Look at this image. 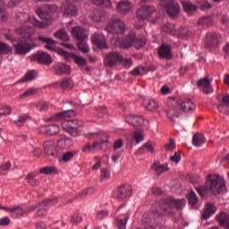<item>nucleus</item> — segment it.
<instances>
[{"label": "nucleus", "instance_id": "1", "mask_svg": "<svg viewBox=\"0 0 229 229\" xmlns=\"http://www.w3.org/2000/svg\"><path fill=\"white\" fill-rule=\"evenodd\" d=\"M187 200L174 197H165L157 202L154 209L143 215L142 223L145 228L162 229L160 219L165 216L171 217L176 214V210H182Z\"/></svg>", "mask_w": 229, "mask_h": 229}, {"label": "nucleus", "instance_id": "2", "mask_svg": "<svg viewBox=\"0 0 229 229\" xmlns=\"http://www.w3.org/2000/svg\"><path fill=\"white\" fill-rule=\"evenodd\" d=\"M198 194L205 198L210 191L213 194L217 195L226 191L225 179L217 174H209L207 178L206 185L195 188Z\"/></svg>", "mask_w": 229, "mask_h": 229}, {"label": "nucleus", "instance_id": "3", "mask_svg": "<svg viewBox=\"0 0 229 229\" xmlns=\"http://www.w3.org/2000/svg\"><path fill=\"white\" fill-rule=\"evenodd\" d=\"M14 19L19 22V24H32L36 28H39V30L47 28V23L42 22L26 13L16 12Z\"/></svg>", "mask_w": 229, "mask_h": 229}, {"label": "nucleus", "instance_id": "4", "mask_svg": "<svg viewBox=\"0 0 229 229\" xmlns=\"http://www.w3.org/2000/svg\"><path fill=\"white\" fill-rule=\"evenodd\" d=\"M16 35H20L21 40H24L25 42H29L30 44H35L37 42V38L35 35L37 34V30L35 28L30 26H21L18 27L15 30Z\"/></svg>", "mask_w": 229, "mask_h": 229}, {"label": "nucleus", "instance_id": "5", "mask_svg": "<svg viewBox=\"0 0 229 229\" xmlns=\"http://www.w3.org/2000/svg\"><path fill=\"white\" fill-rule=\"evenodd\" d=\"M125 30L126 24L120 19H113L106 26V31L114 33V35H123Z\"/></svg>", "mask_w": 229, "mask_h": 229}, {"label": "nucleus", "instance_id": "6", "mask_svg": "<svg viewBox=\"0 0 229 229\" xmlns=\"http://www.w3.org/2000/svg\"><path fill=\"white\" fill-rule=\"evenodd\" d=\"M29 60L30 62L40 64L41 65H51V64H53V58H51V55L47 54V52H44L42 50L30 55Z\"/></svg>", "mask_w": 229, "mask_h": 229}, {"label": "nucleus", "instance_id": "7", "mask_svg": "<svg viewBox=\"0 0 229 229\" xmlns=\"http://www.w3.org/2000/svg\"><path fill=\"white\" fill-rule=\"evenodd\" d=\"M157 12V9L153 5H142L136 11V18L140 22L142 21H149L151 15Z\"/></svg>", "mask_w": 229, "mask_h": 229}, {"label": "nucleus", "instance_id": "8", "mask_svg": "<svg viewBox=\"0 0 229 229\" xmlns=\"http://www.w3.org/2000/svg\"><path fill=\"white\" fill-rule=\"evenodd\" d=\"M121 62H123V54L119 52L108 53L104 58V65L106 67H116Z\"/></svg>", "mask_w": 229, "mask_h": 229}, {"label": "nucleus", "instance_id": "9", "mask_svg": "<svg viewBox=\"0 0 229 229\" xmlns=\"http://www.w3.org/2000/svg\"><path fill=\"white\" fill-rule=\"evenodd\" d=\"M165 9L171 19H178L180 15V4L176 0H166Z\"/></svg>", "mask_w": 229, "mask_h": 229}, {"label": "nucleus", "instance_id": "10", "mask_svg": "<svg viewBox=\"0 0 229 229\" xmlns=\"http://www.w3.org/2000/svg\"><path fill=\"white\" fill-rule=\"evenodd\" d=\"M43 148L45 154L47 155V157H54V158H58V156L62 155L58 148H56V144H55V141L53 140L45 141L43 143Z\"/></svg>", "mask_w": 229, "mask_h": 229}, {"label": "nucleus", "instance_id": "11", "mask_svg": "<svg viewBox=\"0 0 229 229\" xmlns=\"http://www.w3.org/2000/svg\"><path fill=\"white\" fill-rule=\"evenodd\" d=\"M157 55L160 60H173V47L170 45L162 44L157 49Z\"/></svg>", "mask_w": 229, "mask_h": 229}, {"label": "nucleus", "instance_id": "12", "mask_svg": "<svg viewBox=\"0 0 229 229\" xmlns=\"http://www.w3.org/2000/svg\"><path fill=\"white\" fill-rule=\"evenodd\" d=\"M31 45L33 43L19 39V42L13 45L16 55H28L31 51Z\"/></svg>", "mask_w": 229, "mask_h": 229}, {"label": "nucleus", "instance_id": "13", "mask_svg": "<svg viewBox=\"0 0 229 229\" xmlns=\"http://www.w3.org/2000/svg\"><path fill=\"white\" fill-rule=\"evenodd\" d=\"M52 70L55 76H64L65 74H71V66L64 63H56L52 66Z\"/></svg>", "mask_w": 229, "mask_h": 229}, {"label": "nucleus", "instance_id": "14", "mask_svg": "<svg viewBox=\"0 0 229 229\" xmlns=\"http://www.w3.org/2000/svg\"><path fill=\"white\" fill-rule=\"evenodd\" d=\"M197 87L198 89H201L204 94H212V92H214V89H212L208 76L199 79L197 81Z\"/></svg>", "mask_w": 229, "mask_h": 229}, {"label": "nucleus", "instance_id": "15", "mask_svg": "<svg viewBox=\"0 0 229 229\" xmlns=\"http://www.w3.org/2000/svg\"><path fill=\"white\" fill-rule=\"evenodd\" d=\"M156 70L157 66L154 64H150L147 68L144 66H137L130 72V74L131 76H144V74H148V72H155Z\"/></svg>", "mask_w": 229, "mask_h": 229}, {"label": "nucleus", "instance_id": "16", "mask_svg": "<svg viewBox=\"0 0 229 229\" xmlns=\"http://www.w3.org/2000/svg\"><path fill=\"white\" fill-rule=\"evenodd\" d=\"M125 122L135 128H142L146 120L142 116L129 114L125 117Z\"/></svg>", "mask_w": 229, "mask_h": 229}, {"label": "nucleus", "instance_id": "17", "mask_svg": "<svg viewBox=\"0 0 229 229\" xmlns=\"http://www.w3.org/2000/svg\"><path fill=\"white\" fill-rule=\"evenodd\" d=\"M91 42L94 46H97L98 49H107L108 46L106 45V39L105 35L99 33H94L91 37Z\"/></svg>", "mask_w": 229, "mask_h": 229}, {"label": "nucleus", "instance_id": "18", "mask_svg": "<svg viewBox=\"0 0 229 229\" xmlns=\"http://www.w3.org/2000/svg\"><path fill=\"white\" fill-rule=\"evenodd\" d=\"M61 12L64 17H76L78 15V7L73 4H64L61 6Z\"/></svg>", "mask_w": 229, "mask_h": 229}, {"label": "nucleus", "instance_id": "19", "mask_svg": "<svg viewBox=\"0 0 229 229\" xmlns=\"http://www.w3.org/2000/svg\"><path fill=\"white\" fill-rule=\"evenodd\" d=\"M131 194H133V189L131 186L123 184L117 189L116 197L118 199H125V198H130Z\"/></svg>", "mask_w": 229, "mask_h": 229}, {"label": "nucleus", "instance_id": "20", "mask_svg": "<svg viewBox=\"0 0 229 229\" xmlns=\"http://www.w3.org/2000/svg\"><path fill=\"white\" fill-rule=\"evenodd\" d=\"M219 46V38L217 33L209 32L207 34L205 47L208 49L212 47H217Z\"/></svg>", "mask_w": 229, "mask_h": 229}, {"label": "nucleus", "instance_id": "21", "mask_svg": "<svg viewBox=\"0 0 229 229\" xmlns=\"http://www.w3.org/2000/svg\"><path fill=\"white\" fill-rule=\"evenodd\" d=\"M38 133L41 135H56L60 133V126L56 124L41 126L38 130Z\"/></svg>", "mask_w": 229, "mask_h": 229}, {"label": "nucleus", "instance_id": "22", "mask_svg": "<svg viewBox=\"0 0 229 229\" xmlns=\"http://www.w3.org/2000/svg\"><path fill=\"white\" fill-rule=\"evenodd\" d=\"M72 36L75 40H85L89 36L87 35V31L85 28L81 26L73 27L72 29Z\"/></svg>", "mask_w": 229, "mask_h": 229}, {"label": "nucleus", "instance_id": "23", "mask_svg": "<svg viewBox=\"0 0 229 229\" xmlns=\"http://www.w3.org/2000/svg\"><path fill=\"white\" fill-rule=\"evenodd\" d=\"M116 10L118 13L126 15V13H130L131 11V3H130L128 0H123L117 4Z\"/></svg>", "mask_w": 229, "mask_h": 229}, {"label": "nucleus", "instance_id": "24", "mask_svg": "<svg viewBox=\"0 0 229 229\" xmlns=\"http://www.w3.org/2000/svg\"><path fill=\"white\" fill-rule=\"evenodd\" d=\"M216 221L222 228L229 229V215L226 212H220L216 216Z\"/></svg>", "mask_w": 229, "mask_h": 229}, {"label": "nucleus", "instance_id": "25", "mask_svg": "<svg viewBox=\"0 0 229 229\" xmlns=\"http://www.w3.org/2000/svg\"><path fill=\"white\" fill-rule=\"evenodd\" d=\"M217 212V208H216V205L214 203H208L206 204V207L204 208V212L202 213V219H210L211 216H214Z\"/></svg>", "mask_w": 229, "mask_h": 229}, {"label": "nucleus", "instance_id": "26", "mask_svg": "<svg viewBox=\"0 0 229 229\" xmlns=\"http://www.w3.org/2000/svg\"><path fill=\"white\" fill-rule=\"evenodd\" d=\"M134 38H135L134 33H130L129 35L122 38V40L120 41L121 49H130V47L133 46Z\"/></svg>", "mask_w": 229, "mask_h": 229}, {"label": "nucleus", "instance_id": "27", "mask_svg": "<svg viewBox=\"0 0 229 229\" xmlns=\"http://www.w3.org/2000/svg\"><path fill=\"white\" fill-rule=\"evenodd\" d=\"M39 42H43V44H47L45 46V49H48V51H55V47L56 45V41L51 38H46L43 36H39L38 38Z\"/></svg>", "mask_w": 229, "mask_h": 229}, {"label": "nucleus", "instance_id": "28", "mask_svg": "<svg viewBox=\"0 0 229 229\" xmlns=\"http://www.w3.org/2000/svg\"><path fill=\"white\" fill-rule=\"evenodd\" d=\"M162 31L168 33V35H174V37L180 35V30H176V26L170 22L165 23L162 26Z\"/></svg>", "mask_w": 229, "mask_h": 229}, {"label": "nucleus", "instance_id": "29", "mask_svg": "<svg viewBox=\"0 0 229 229\" xmlns=\"http://www.w3.org/2000/svg\"><path fill=\"white\" fill-rule=\"evenodd\" d=\"M76 113L74 110H66L55 114V121H61V119H71V117H75Z\"/></svg>", "mask_w": 229, "mask_h": 229}, {"label": "nucleus", "instance_id": "30", "mask_svg": "<svg viewBox=\"0 0 229 229\" xmlns=\"http://www.w3.org/2000/svg\"><path fill=\"white\" fill-rule=\"evenodd\" d=\"M151 169L155 171L157 176H160L161 174H164V173H167V171H169L167 165H162L160 162H155L152 165Z\"/></svg>", "mask_w": 229, "mask_h": 229}, {"label": "nucleus", "instance_id": "31", "mask_svg": "<svg viewBox=\"0 0 229 229\" xmlns=\"http://www.w3.org/2000/svg\"><path fill=\"white\" fill-rule=\"evenodd\" d=\"M207 142V140L205 139V135L197 132L192 137V144L195 146V148H199L203 146Z\"/></svg>", "mask_w": 229, "mask_h": 229}, {"label": "nucleus", "instance_id": "32", "mask_svg": "<svg viewBox=\"0 0 229 229\" xmlns=\"http://www.w3.org/2000/svg\"><path fill=\"white\" fill-rule=\"evenodd\" d=\"M146 44H148V39H146V37L142 36L137 38V36H134L132 46L135 47V49H142Z\"/></svg>", "mask_w": 229, "mask_h": 229}, {"label": "nucleus", "instance_id": "33", "mask_svg": "<svg viewBox=\"0 0 229 229\" xmlns=\"http://www.w3.org/2000/svg\"><path fill=\"white\" fill-rule=\"evenodd\" d=\"M181 108L184 110V112H192L196 110V105L191 99H185L181 103Z\"/></svg>", "mask_w": 229, "mask_h": 229}, {"label": "nucleus", "instance_id": "34", "mask_svg": "<svg viewBox=\"0 0 229 229\" xmlns=\"http://www.w3.org/2000/svg\"><path fill=\"white\" fill-rule=\"evenodd\" d=\"M188 201L192 208L198 209V203L199 199H198V195H196V192H194V191H190V193L188 194Z\"/></svg>", "mask_w": 229, "mask_h": 229}, {"label": "nucleus", "instance_id": "35", "mask_svg": "<svg viewBox=\"0 0 229 229\" xmlns=\"http://www.w3.org/2000/svg\"><path fill=\"white\" fill-rule=\"evenodd\" d=\"M71 58L74 61V64L80 67V69H83L85 65H87V59L85 57H81L77 55L76 54H71Z\"/></svg>", "mask_w": 229, "mask_h": 229}, {"label": "nucleus", "instance_id": "36", "mask_svg": "<svg viewBox=\"0 0 229 229\" xmlns=\"http://www.w3.org/2000/svg\"><path fill=\"white\" fill-rule=\"evenodd\" d=\"M128 219H130V213H126L123 215V218H116L115 225L118 229H126V224L128 223Z\"/></svg>", "mask_w": 229, "mask_h": 229}, {"label": "nucleus", "instance_id": "37", "mask_svg": "<svg viewBox=\"0 0 229 229\" xmlns=\"http://www.w3.org/2000/svg\"><path fill=\"white\" fill-rule=\"evenodd\" d=\"M55 38H59L63 42H69V34H67V30L65 29L58 30L55 33H54Z\"/></svg>", "mask_w": 229, "mask_h": 229}, {"label": "nucleus", "instance_id": "38", "mask_svg": "<svg viewBox=\"0 0 229 229\" xmlns=\"http://www.w3.org/2000/svg\"><path fill=\"white\" fill-rule=\"evenodd\" d=\"M182 8L186 13H192L198 10V6L189 1H182Z\"/></svg>", "mask_w": 229, "mask_h": 229}, {"label": "nucleus", "instance_id": "39", "mask_svg": "<svg viewBox=\"0 0 229 229\" xmlns=\"http://www.w3.org/2000/svg\"><path fill=\"white\" fill-rule=\"evenodd\" d=\"M155 153V144L151 142L145 143L141 148H139V153L142 155L143 153Z\"/></svg>", "mask_w": 229, "mask_h": 229}, {"label": "nucleus", "instance_id": "40", "mask_svg": "<svg viewBox=\"0 0 229 229\" xmlns=\"http://www.w3.org/2000/svg\"><path fill=\"white\" fill-rule=\"evenodd\" d=\"M79 153L78 150L67 151L63 154L62 160L67 164V162H71Z\"/></svg>", "mask_w": 229, "mask_h": 229}, {"label": "nucleus", "instance_id": "41", "mask_svg": "<svg viewBox=\"0 0 229 229\" xmlns=\"http://www.w3.org/2000/svg\"><path fill=\"white\" fill-rule=\"evenodd\" d=\"M39 173L41 174H47V175L58 174V168H56L55 166L48 165V166L42 167L39 170Z\"/></svg>", "mask_w": 229, "mask_h": 229}, {"label": "nucleus", "instance_id": "42", "mask_svg": "<svg viewBox=\"0 0 229 229\" xmlns=\"http://www.w3.org/2000/svg\"><path fill=\"white\" fill-rule=\"evenodd\" d=\"M63 90H71L74 87V82L71 79H64L60 83Z\"/></svg>", "mask_w": 229, "mask_h": 229}, {"label": "nucleus", "instance_id": "43", "mask_svg": "<svg viewBox=\"0 0 229 229\" xmlns=\"http://www.w3.org/2000/svg\"><path fill=\"white\" fill-rule=\"evenodd\" d=\"M198 24L203 26V28H210L212 26V17L203 16L199 20Z\"/></svg>", "mask_w": 229, "mask_h": 229}, {"label": "nucleus", "instance_id": "44", "mask_svg": "<svg viewBox=\"0 0 229 229\" xmlns=\"http://www.w3.org/2000/svg\"><path fill=\"white\" fill-rule=\"evenodd\" d=\"M92 3L100 8H112V1L110 0H92Z\"/></svg>", "mask_w": 229, "mask_h": 229}, {"label": "nucleus", "instance_id": "45", "mask_svg": "<svg viewBox=\"0 0 229 229\" xmlns=\"http://www.w3.org/2000/svg\"><path fill=\"white\" fill-rule=\"evenodd\" d=\"M0 3L7 8H15L17 4H21V3H22V0H0Z\"/></svg>", "mask_w": 229, "mask_h": 229}, {"label": "nucleus", "instance_id": "46", "mask_svg": "<svg viewBox=\"0 0 229 229\" xmlns=\"http://www.w3.org/2000/svg\"><path fill=\"white\" fill-rule=\"evenodd\" d=\"M26 180L28 181V183L31 185V187H38V185H40V181L36 179L35 174H29L26 177Z\"/></svg>", "mask_w": 229, "mask_h": 229}, {"label": "nucleus", "instance_id": "47", "mask_svg": "<svg viewBox=\"0 0 229 229\" xmlns=\"http://www.w3.org/2000/svg\"><path fill=\"white\" fill-rule=\"evenodd\" d=\"M58 203V198H47L44 200H42L39 205H42V207H51V205H56Z\"/></svg>", "mask_w": 229, "mask_h": 229}, {"label": "nucleus", "instance_id": "48", "mask_svg": "<svg viewBox=\"0 0 229 229\" xmlns=\"http://www.w3.org/2000/svg\"><path fill=\"white\" fill-rule=\"evenodd\" d=\"M158 108V103L153 99H149L146 105V110L148 112H155Z\"/></svg>", "mask_w": 229, "mask_h": 229}, {"label": "nucleus", "instance_id": "49", "mask_svg": "<svg viewBox=\"0 0 229 229\" xmlns=\"http://www.w3.org/2000/svg\"><path fill=\"white\" fill-rule=\"evenodd\" d=\"M9 53H12V47L8 44L0 41V55H8Z\"/></svg>", "mask_w": 229, "mask_h": 229}, {"label": "nucleus", "instance_id": "50", "mask_svg": "<svg viewBox=\"0 0 229 229\" xmlns=\"http://www.w3.org/2000/svg\"><path fill=\"white\" fill-rule=\"evenodd\" d=\"M77 47L79 51H81V53H89L90 51V48H89V45L85 43V40H80L77 42Z\"/></svg>", "mask_w": 229, "mask_h": 229}, {"label": "nucleus", "instance_id": "51", "mask_svg": "<svg viewBox=\"0 0 229 229\" xmlns=\"http://www.w3.org/2000/svg\"><path fill=\"white\" fill-rule=\"evenodd\" d=\"M10 212L12 217H21V216L24 214V209H22L21 208H12V209H10Z\"/></svg>", "mask_w": 229, "mask_h": 229}, {"label": "nucleus", "instance_id": "52", "mask_svg": "<svg viewBox=\"0 0 229 229\" xmlns=\"http://www.w3.org/2000/svg\"><path fill=\"white\" fill-rule=\"evenodd\" d=\"M32 80H35V71H30L28 72L24 77L21 79V83H24V81H32Z\"/></svg>", "mask_w": 229, "mask_h": 229}, {"label": "nucleus", "instance_id": "53", "mask_svg": "<svg viewBox=\"0 0 229 229\" xmlns=\"http://www.w3.org/2000/svg\"><path fill=\"white\" fill-rule=\"evenodd\" d=\"M61 126L67 132L68 130L74 126V120H64L62 122Z\"/></svg>", "mask_w": 229, "mask_h": 229}, {"label": "nucleus", "instance_id": "54", "mask_svg": "<svg viewBox=\"0 0 229 229\" xmlns=\"http://www.w3.org/2000/svg\"><path fill=\"white\" fill-rule=\"evenodd\" d=\"M199 8L202 12H205V10L212 9V4H210L208 0H203L200 2Z\"/></svg>", "mask_w": 229, "mask_h": 229}, {"label": "nucleus", "instance_id": "55", "mask_svg": "<svg viewBox=\"0 0 229 229\" xmlns=\"http://www.w3.org/2000/svg\"><path fill=\"white\" fill-rule=\"evenodd\" d=\"M8 19H10V14H8L4 8L0 6V21L6 22Z\"/></svg>", "mask_w": 229, "mask_h": 229}, {"label": "nucleus", "instance_id": "56", "mask_svg": "<svg viewBox=\"0 0 229 229\" xmlns=\"http://www.w3.org/2000/svg\"><path fill=\"white\" fill-rule=\"evenodd\" d=\"M166 115H167L168 119L170 121H172L173 123H174V121H176V119H178V117H180V114H178V113H175L174 110H173V109L166 111Z\"/></svg>", "mask_w": 229, "mask_h": 229}, {"label": "nucleus", "instance_id": "57", "mask_svg": "<svg viewBox=\"0 0 229 229\" xmlns=\"http://www.w3.org/2000/svg\"><path fill=\"white\" fill-rule=\"evenodd\" d=\"M26 121H28V115L23 114L19 116L18 120L14 121L13 123L16 124V126L21 128V126H24V123H26Z\"/></svg>", "mask_w": 229, "mask_h": 229}, {"label": "nucleus", "instance_id": "58", "mask_svg": "<svg viewBox=\"0 0 229 229\" xmlns=\"http://www.w3.org/2000/svg\"><path fill=\"white\" fill-rule=\"evenodd\" d=\"M67 133H69V135L72 137H80L81 135L80 130H78V127L74 125L67 131Z\"/></svg>", "mask_w": 229, "mask_h": 229}, {"label": "nucleus", "instance_id": "59", "mask_svg": "<svg viewBox=\"0 0 229 229\" xmlns=\"http://www.w3.org/2000/svg\"><path fill=\"white\" fill-rule=\"evenodd\" d=\"M101 182H106V180H110V174L108 173V169L102 168L100 174Z\"/></svg>", "mask_w": 229, "mask_h": 229}, {"label": "nucleus", "instance_id": "60", "mask_svg": "<svg viewBox=\"0 0 229 229\" xmlns=\"http://www.w3.org/2000/svg\"><path fill=\"white\" fill-rule=\"evenodd\" d=\"M174 148H176L174 139H170L169 143L165 144V149L166 151H174Z\"/></svg>", "mask_w": 229, "mask_h": 229}, {"label": "nucleus", "instance_id": "61", "mask_svg": "<svg viewBox=\"0 0 229 229\" xmlns=\"http://www.w3.org/2000/svg\"><path fill=\"white\" fill-rule=\"evenodd\" d=\"M170 160L174 164H180V160H182V154L180 151L174 152V156L170 157Z\"/></svg>", "mask_w": 229, "mask_h": 229}, {"label": "nucleus", "instance_id": "62", "mask_svg": "<svg viewBox=\"0 0 229 229\" xmlns=\"http://www.w3.org/2000/svg\"><path fill=\"white\" fill-rule=\"evenodd\" d=\"M35 94H37V89H30L22 93L21 98L24 99V98H30V96H35Z\"/></svg>", "mask_w": 229, "mask_h": 229}, {"label": "nucleus", "instance_id": "63", "mask_svg": "<svg viewBox=\"0 0 229 229\" xmlns=\"http://www.w3.org/2000/svg\"><path fill=\"white\" fill-rule=\"evenodd\" d=\"M12 114V106H4L0 108V115H10Z\"/></svg>", "mask_w": 229, "mask_h": 229}, {"label": "nucleus", "instance_id": "64", "mask_svg": "<svg viewBox=\"0 0 229 229\" xmlns=\"http://www.w3.org/2000/svg\"><path fill=\"white\" fill-rule=\"evenodd\" d=\"M108 211L107 210H102V211H99L98 214H97V219L98 221H103V219H105L106 217H108Z\"/></svg>", "mask_w": 229, "mask_h": 229}]
</instances>
